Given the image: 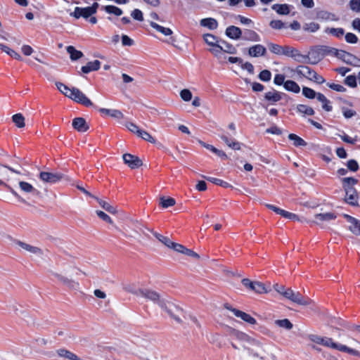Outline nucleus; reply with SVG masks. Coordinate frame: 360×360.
I'll use <instances>...</instances> for the list:
<instances>
[{"label": "nucleus", "instance_id": "58", "mask_svg": "<svg viewBox=\"0 0 360 360\" xmlns=\"http://www.w3.org/2000/svg\"><path fill=\"white\" fill-rule=\"evenodd\" d=\"M326 85L330 89L334 90L335 91H338V92H345V91H346V88L345 86H343L342 85H341V84H335V83L328 82L326 84Z\"/></svg>", "mask_w": 360, "mask_h": 360}, {"label": "nucleus", "instance_id": "60", "mask_svg": "<svg viewBox=\"0 0 360 360\" xmlns=\"http://www.w3.org/2000/svg\"><path fill=\"white\" fill-rule=\"evenodd\" d=\"M350 9L356 13H360V0H350Z\"/></svg>", "mask_w": 360, "mask_h": 360}, {"label": "nucleus", "instance_id": "20", "mask_svg": "<svg viewBox=\"0 0 360 360\" xmlns=\"http://www.w3.org/2000/svg\"><path fill=\"white\" fill-rule=\"evenodd\" d=\"M229 336L232 340H238L242 342H249L250 337L245 333L231 328Z\"/></svg>", "mask_w": 360, "mask_h": 360}, {"label": "nucleus", "instance_id": "16", "mask_svg": "<svg viewBox=\"0 0 360 360\" xmlns=\"http://www.w3.org/2000/svg\"><path fill=\"white\" fill-rule=\"evenodd\" d=\"M72 127L79 132H85L89 129V125L83 117H76L73 119L72 123Z\"/></svg>", "mask_w": 360, "mask_h": 360}, {"label": "nucleus", "instance_id": "1", "mask_svg": "<svg viewBox=\"0 0 360 360\" xmlns=\"http://www.w3.org/2000/svg\"><path fill=\"white\" fill-rule=\"evenodd\" d=\"M286 97H288V96L285 93L272 89V90L267 91L264 94L262 98L263 103L262 105L263 108L267 110L268 106L276 105L278 102Z\"/></svg>", "mask_w": 360, "mask_h": 360}, {"label": "nucleus", "instance_id": "30", "mask_svg": "<svg viewBox=\"0 0 360 360\" xmlns=\"http://www.w3.org/2000/svg\"><path fill=\"white\" fill-rule=\"evenodd\" d=\"M271 8L279 15H288L290 13V6L288 4H276L271 6Z\"/></svg>", "mask_w": 360, "mask_h": 360}, {"label": "nucleus", "instance_id": "51", "mask_svg": "<svg viewBox=\"0 0 360 360\" xmlns=\"http://www.w3.org/2000/svg\"><path fill=\"white\" fill-rule=\"evenodd\" d=\"M154 236L159 241L163 243L165 246L169 248L171 245H172V241L168 237L162 236L158 233H155Z\"/></svg>", "mask_w": 360, "mask_h": 360}, {"label": "nucleus", "instance_id": "53", "mask_svg": "<svg viewBox=\"0 0 360 360\" xmlns=\"http://www.w3.org/2000/svg\"><path fill=\"white\" fill-rule=\"evenodd\" d=\"M137 136L150 143H154L155 142V139L146 131L141 129L139 135Z\"/></svg>", "mask_w": 360, "mask_h": 360}, {"label": "nucleus", "instance_id": "3", "mask_svg": "<svg viewBox=\"0 0 360 360\" xmlns=\"http://www.w3.org/2000/svg\"><path fill=\"white\" fill-rule=\"evenodd\" d=\"M202 38L205 42L211 48L209 49L214 56H218L221 52V47L220 44L221 39L212 34H204Z\"/></svg>", "mask_w": 360, "mask_h": 360}, {"label": "nucleus", "instance_id": "47", "mask_svg": "<svg viewBox=\"0 0 360 360\" xmlns=\"http://www.w3.org/2000/svg\"><path fill=\"white\" fill-rule=\"evenodd\" d=\"M97 201H98L99 205L102 208H103L105 210H106L107 212H108L111 214H115L116 212V209L113 206L110 205L106 201L101 200V199H97Z\"/></svg>", "mask_w": 360, "mask_h": 360}, {"label": "nucleus", "instance_id": "17", "mask_svg": "<svg viewBox=\"0 0 360 360\" xmlns=\"http://www.w3.org/2000/svg\"><path fill=\"white\" fill-rule=\"evenodd\" d=\"M241 39L245 41H260V36L254 30L250 29H245L243 32Z\"/></svg>", "mask_w": 360, "mask_h": 360}, {"label": "nucleus", "instance_id": "64", "mask_svg": "<svg viewBox=\"0 0 360 360\" xmlns=\"http://www.w3.org/2000/svg\"><path fill=\"white\" fill-rule=\"evenodd\" d=\"M96 212V214L98 215V217L100 219H101L102 220H103L104 221H105L107 223H109V224H112V220L110 218V217L108 216L104 212L101 211V210H97Z\"/></svg>", "mask_w": 360, "mask_h": 360}, {"label": "nucleus", "instance_id": "21", "mask_svg": "<svg viewBox=\"0 0 360 360\" xmlns=\"http://www.w3.org/2000/svg\"><path fill=\"white\" fill-rule=\"evenodd\" d=\"M99 112L105 116H110L118 120L122 119L124 117L123 113L116 109L100 108Z\"/></svg>", "mask_w": 360, "mask_h": 360}, {"label": "nucleus", "instance_id": "12", "mask_svg": "<svg viewBox=\"0 0 360 360\" xmlns=\"http://www.w3.org/2000/svg\"><path fill=\"white\" fill-rule=\"evenodd\" d=\"M219 137L229 148L236 150L241 149V143L237 141L234 138L229 136L224 133L220 134Z\"/></svg>", "mask_w": 360, "mask_h": 360}, {"label": "nucleus", "instance_id": "15", "mask_svg": "<svg viewBox=\"0 0 360 360\" xmlns=\"http://www.w3.org/2000/svg\"><path fill=\"white\" fill-rule=\"evenodd\" d=\"M226 35L233 40H238L241 38L243 31L238 27L230 25L225 30Z\"/></svg>", "mask_w": 360, "mask_h": 360}, {"label": "nucleus", "instance_id": "61", "mask_svg": "<svg viewBox=\"0 0 360 360\" xmlns=\"http://www.w3.org/2000/svg\"><path fill=\"white\" fill-rule=\"evenodd\" d=\"M339 136L344 142L350 144H354L357 141L356 136L355 138H352L345 132H343L342 135H339Z\"/></svg>", "mask_w": 360, "mask_h": 360}, {"label": "nucleus", "instance_id": "13", "mask_svg": "<svg viewBox=\"0 0 360 360\" xmlns=\"http://www.w3.org/2000/svg\"><path fill=\"white\" fill-rule=\"evenodd\" d=\"M345 218L350 223L349 230L356 236H360V220L348 214L345 215Z\"/></svg>", "mask_w": 360, "mask_h": 360}, {"label": "nucleus", "instance_id": "31", "mask_svg": "<svg viewBox=\"0 0 360 360\" xmlns=\"http://www.w3.org/2000/svg\"><path fill=\"white\" fill-rule=\"evenodd\" d=\"M316 18L321 20H337L335 15L326 11H319L316 13Z\"/></svg>", "mask_w": 360, "mask_h": 360}, {"label": "nucleus", "instance_id": "25", "mask_svg": "<svg viewBox=\"0 0 360 360\" xmlns=\"http://www.w3.org/2000/svg\"><path fill=\"white\" fill-rule=\"evenodd\" d=\"M59 356L67 359L68 360H81L80 358L66 349H59L57 350Z\"/></svg>", "mask_w": 360, "mask_h": 360}, {"label": "nucleus", "instance_id": "32", "mask_svg": "<svg viewBox=\"0 0 360 360\" xmlns=\"http://www.w3.org/2000/svg\"><path fill=\"white\" fill-rule=\"evenodd\" d=\"M284 88L288 91L298 94L300 91V86L292 80H287L284 83Z\"/></svg>", "mask_w": 360, "mask_h": 360}, {"label": "nucleus", "instance_id": "44", "mask_svg": "<svg viewBox=\"0 0 360 360\" xmlns=\"http://www.w3.org/2000/svg\"><path fill=\"white\" fill-rule=\"evenodd\" d=\"M302 94L304 97L309 99H313L314 98H318V93H316L314 89L309 87L303 86Z\"/></svg>", "mask_w": 360, "mask_h": 360}, {"label": "nucleus", "instance_id": "50", "mask_svg": "<svg viewBox=\"0 0 360 360\" xmlns=\"http://www.w3.org/2000/svg\"><path fill=\"white\" fill-rule=\"evenodd\" d=\"M269 49L270 51L276 55L282 56V48L283 46H281L277 44L270 43L268 44Z\"/></svg>", "mask_w": 360, "mask_h": 360}, {"label": "nucleus", "instance_id": "55", "mask_svg": "<svg viewBox=\"0 0 360 360\" xmlns=\"http://www.w3.org/2000/svg\"><path fill=\"white\" fill-rule=\"evenodd\" d=\"M269 26L274 30H281L285 27V24L280 20H272L269 22Z\"/></svg>", "mask_w": 360, "mask_h": 360}, {"label": "nucleus", "instance_id": "29", "mask_svg": "<svg viewBox=\"0 0 360 360\" xmlns=\"http://www.w3.org/2000/svg\"><path fill=\"white\" fill-rule=\"evenodd\" d=\"M317 100L322 103V108L327 112H330L333 110V106L330 101L321 93H318Z\"/></svg>", "mask_w": 360, "mask_h": 360}, {"label": "nucleus", "instance_id": "39", "mask_svg": "<svg viewBox=\"0 0 360 360\" xmlns=\"http://www.w3.org/2000/svg\"><path fill=\"white\" fill-rule=\"evenodd\" d=\"M297 110L300 113L307 115H314L315 112L314 109L307 105L304 104H299L297 106Z\"/></svg>", "mask_w": 360, "mask_h": 360}, {"label": "nucleus", "instance_id": "49", "mask_svg": "<svg viewBox=\"0 0 360 360\" xmlns=\"http://www.w3.org/2000/svg\"><path fill=\"white\" fill-rule=\"evenodd\" d=\"M19 186L20 189L25 193H33L36 189L28 182L20 181Z\"/></svg>", "mask_w": 360, "mask_h": 360}, {"label": "nucleus", "instance_id": "37", "mask_svg": "<svg viewBox=\"0 0 360 360\" xmlns=\"http://www.w3.org/2000/svg\"><path fill=\"white\" fill-rule=\"evenodd\" d=\"M335 57L347 63L351 64L350 59L354 58V56L345 51L338 49Z\"/></svg>", "mask_w": 360, "mask_h": 360}, {"label": "nucleus", "instance_id": "28", "mask_svg": "<svg viewBox=\"0 0 360 360\" xmlns=\"http://www.w3.org/2000/svg\"><path fill=\"white\" fill-rule=\"evenodd\" d=\"M221 47L222 49L221 52H225L229 54H236L237 53L236 48L231 43L221 39L220 41Z\"/></svg>", "mask_w": 360, "mask_h": 360}, {"label": "nucleus", "instance_id": "57", "mask_svg": "<svg viewBox=\"0 0 360 360\" xmlns=\"http://www.w3.org/2000/svg\"><path fill=\"white\" fill-rule=\"evenodd\" d=\"M259 79L262 82H269L271 78V73L268 70H264L259 74Z\"/></svg>", "mask_w": 360, "mask_h": 360}, {"label": "nucleus", "instance_id": "11", "mask_svg": "<svg viewBox=\"0 0 360 360\" xmlns=\"http://www.w3.org/2000/svg\"><path fill=\"white\" fill-rule=\"evenodd\" d=\"M94 14L91 13L89 6H87V7H75L74 11L70 13V15L74 17L76 19H79L80 18H83L84 19H88L89 17H91Z\"/></svg>", "mask_w": 360, "mask_h": 360}, {"label": "nucleus", "instance_id": "48", "mask_svg": "<svg viewBox=\"0 0 360 360\" xmlns=\"http://www.w3.org/2000/svg\"><path fill=\"white\" fill-rule=\"evenodd\" d=\"M335 218L336 215L332 212L320 213L316 215V219L321 221H330Z\"/></svg>", "mask_w": 360, "mask_h": 360}, {"label": "nucleus", "instance_id": "7", "mask_svg": "<svg viewBox=\"0 0 360 360\" xmlns=\"http://www.w3.org/2000/svg\"><path fill=\"white\" fill-rule=\"evenodd\" d=\"M225 308L233 312V314L238 318H240L243 321H245L246 323L254 325L256 323V319L253 318L250 314L242 311L239 309H237L236 308L232 307L229 304H226L224 305Z\"/></svg>", "mask_w": 360, "mask_h": 360}, {"label": "nucleus", "instance_id": "42", "mask_svg": "<svg viewBox=\"0 0 360 360\" xmlns=\"http://www.w3.org/2000/svg\"><path fill=\"white\" fill-rule=\"evenodd\" d=\"M56 86L62 94L65 96L70 98L72 92V88H69L68 86L60 82L56 83Z\"/></svg>", "mask_w": 360, "mask_h": 360}, {"label": "nucleus", "instance_id": "19", "mask_svg": "<svg viewBox=\"0 0 360 360\" xmlns=\"http://www.w3.org/2000/svg\"><path fill=\"white\" fill-rule=\"evenodd\" d=\"M266 53V48L262 44H255L249 49L248 54L251 57L264 56Z\"/></svg>", "mask_w": 360, "mask_h": 360}, {"label": "nucleus", "instance_id": "62", "mask_svg": "<svg viewBox=\"0 0 360 360\" xmlns=\"http://www.w3.org/2000/svg\"><path fill=\"white\" fill-rule=\"evenodd\" d=\"M347 167L348 169H349L350 171L354 172H356L359 168L357 161L355 160H353V159L349 160L347 162Z\"/></svg>", "mask_w": 360, "mask_h": 360}, {"label": "nucleus", "instance_id": "63", "mask_svg": "<svg viewBox=\"0 0 360 360\" xmlns=\"http://www.w3.org/2000/svg\"><path fill=\"white\" fill-rule=\"evenodd\" d=\"M345 38V41L349 44H356L358 41L356 35L352 32L347 33Z\"/></svg>", "mask_w": 360, "mask_h": 360}, {"label": "nucleus", "instance_id": "22", "mask_svg": "<svg viewBox=\"0 0 360 360\" xmlns=\"http://www.w3.org/2000/svg\"><path fill=\"white\" fill-rule=\"evenodd\" d=\"M101 68V62L98 60L90 61L86 65L82 67V72L87 74L92 71H96Z\"/></svg>", "mask_w": 360, "mask_h": 360}, {"label": "nucleus", "instance_id": "9", "mask_svg": "<svg viewBox=\"0 0 360 360\" xmlns=\"http://www.w3.org/2000/svg\"><path fill=\"white\" fill-rule=\"evenodd\" d=\"M63 175L59 173H52L47 172H41L39 174V178L41 181L46 183L55 184L59 181Z\"/></svg>", "mask_w": 360, "mask_h": 360}, {"label": "nucleus", "instance_id": "2", "mask_svg": "<svg viewBox=\"0 0 360 360\" xmlns=\"http://www.w3.org/2000/svg\"><path fill=\"white\" fill-rule=\"evenodd\" d=\"M322 345L328 347H330L333 349H335L338 351H340L342 352H346L351 355L359 356L360 358V352L359 351L352 349V348H350L345 345L334 342L333 339L330 338H325L324 340L322 343Z\"/></svg>", "mask_w": 360, "mask_h": 360}, {"label": "nucleus", "instance_id": "8", "mask_svg": "<svg viewBox=\"0 0 360 360\" xmlns=\"http://www.w3.org/2000/svg\"><path fill=\"white\" fill-rule=\"evenodd\" d=\"M291 72L295 73L300 78L304 77L311 80L315 70L309 66L301 65L297 66L295 69L291 70Z\"/></svg>", "mask_w": 360, "mask_h": 360}, {"label": "nucleus", "instance_id": "43", "mask_svg": "<svg viewBox=\"0 0 360 360\" xmlns=\"http://www.w3.org/2000/svg\"><path fill=\"white\" fill-rule=\"evenodd\" d=\"M275 324L281 328H283L287 330H290L293 327L292 323L288 319L276 320Z\"/></svg>", "mask_w": 360, "mask_h": 360}, {"label": "nucleus", "instance_id": "23", "mask_svg": "<svg viewBox=\"0 0 360 360\" xmlns=\"http://www.w3.org/2000/svg\"><path fill=\"white\" fill-rule=\"evenodd\" d=\"M200 25L202 27L208 28L210 30H216L218 27V22L213 18H203L200 21Z\"/></svg>", "mask_w": 360, "mask_h": 360}, {"label": "nucleus", "instance_id": "26", "mask_svg": "<svg viewBox=\"0 0 360 360\" xmlns=\"http://www.w3.org/2000/svg\"><path fill=\"white\" fill-rule=\"evenodd\" d=\"M282 56H285L290 58H295L300 56V53L296 49L290 46H283Z\"/></svg>", "mask_w": 360, "mask_h": 360}, {"label": "nucleus", "instance_id": "45", "mask_svg": "<svg viewBox=\"0 0 360 360\" xmlns=\"http://www.w3.org/2000/svg\"><path fill=\"white\" fill-rule=\"evenodd\" d=\"M357 77L354 75H348L344 80V84L351 88H355L357 86L356 82Z\"/></svg>", "mask_w": 360, "mask_h": 360}, {"label": "nucleus", "instance_id": "34", "mask_svg": "<svg viewBox=\"0 0 360 360\" xmlns=\"http://www.w3.org/2000/svg\"><path fill=\"white\" fill-rule=\"evenodd\" d=\"M288 139L293 141V146L295 147L306 146L307 143L301 137L295 134H290Z\"/></svg>", "mask_w": 360, "mask_h": 360}, {"label": "nucleus", "instance_id": "41", "mask_svg": "<svg viewBox=\"0 0 360 360\" xmlns=\"http://www.w3.org/2000/svg\"><path fill=\"white\" fill-rule=\"evenodd\" d=\"M302 28L305 32H316L320 29V25L316 22H311L304 23Z\"/></svg>", "mask_w": 360, "mask_h": 360}, {"label": "nucleus", "instance_id": "35", "mask_svg": "<svg viewBox=\"0 0 360 360\" xmlns=\"http://www.w3.org/2000/svg\"><path fill=\"white\" fill-rule=\"evenodd\" d=\"M150 27L156 30L158 32H161L162 34L165 36H169L172 34L173 32L170 28L162 27L158 23L151 21L150 22Z\"/></svg>", "mask_w": 360, "mask_h": 360}, {"label": "nucleus", "instance_id": "36", "mask_svg": "<svg viewBox=\"0 0 360 360\" xmlns=\"http://www.w3.org/2000/svg\"><path fill=\"white\" fill-rule=\"evenodd\" d=\"M67 51L70 54L72 60H77L83 56L82 52L77 50L72 46H68L67 47Z\"/></svg>", "mask_w": 360, "mask_h": 360}, {"label": "nucleus", "instance_id": "33", "mask_svg": "<svg viewBox=\"0 0 360 360\" xmlns=\"http://www.w3.org/2000/svg\"><path fill=\"white\" fill-rule=\"evenodd\" d=\"M326 34H330L338 39H340L345 34V30L342 27H326L324 30Z\"/></svg>", "mask_w": 360, "mask_h": 360}, {"label": "nucleus", "instance_id": "10", "mask_svg": "<svg viewBox=\"0 0 360 360\" xmlns=\"http://www.w3.org/2000/svg\"><path fill=\"white\" fill-rule=\"evenodd\" d=\"M124 162L131 169L139 168L142 165V161L136 156L129 153H125L122 156Z\"/></svg>", "mask_w": 360, "mask_h": 360}, {"label": "nucleus", "instance_id": "56", "mask_svg": "<svg viewBox=\"0 0 360 360\" xmlns=\"http://www.w3.org/2000/svg\"><path fill=\"white\" fill-rule=\"evenodd\" d=\"M57 278L60 281H61L63 283H64L65 285H68L70 288H74L76 285H78V283L64 276L58 275Z\"/></svg>", "mask_w": 360, "mask_h": 360}, {"label": "nucleus", "instance_id": "38", "mask_svg": "<svg viewBox=\"0 0 360 360\" xmlns=\"http://www.w3.org/2000/svg\"><path fill=\"white\" fill-rule=\"evenodd\" d=\"M102 9L106 13L109 14H114L116 16H120L123 13L121 8L112 5L103 6Z\"/></svg>", "mask_w": 360, "mask_h": 360}, {"label": "nucleus", "instance_id": "24", "mask_svg": "<svg viewBox=\"0 0 360 360\" xmlns=\"http://www.w3.org/2000/svg\"><path fill=\"white\" fill-rule=\"evenodd\" d=\"M16 244L18 245L22 249H24L32 254H34V255H41L42 254V250L39 248L32 246L31 245H29L27 243H25L20 241V240H18L16 242Z\"/></svg>", "mask_w": 360, "mask_h": 360}, {"label": "nucleus", "instance_id": "27", "mask_svg": "<svg viewBox=\"0 0 360 360\" xmlns=\"http://www.w3.org/2000/svg\"><path fill=\"white\" fill-rule=\"evenodd\" d=\"M358 183V180L354 177H345L342 179V187L345 191L354 189V186Z\"/></svg>", "mask_w": 360, "mask_h": 360}, {"label": "nucleus", "instance_id": "5", "mask_svg": "<svg viewBox=\"0 0 360 360\" xmlns=\"http://www.w3.org/2000/svg\"><path fill=\"white\" fill-rule=\"evenodd\" d=\"M284 297L286 299L300 305H308L309 304V299L305 298L299 292H294L290 288H287L286 292H284Z\"/></svg>", "mask_w": 360, "mask_h": 360}, {"label": "nucleus", "instance_id": "6", "mask_svg": "<svg viewBox=\"0 0 360 360\" xmlns=\"http://www.w3.org/2000/svg\"><path fill=\"white\" fill-rule=\"evenodd\" d=\"M70 98L86 107H89L93 105L90 99L88 98L79 89L75 87H72V92Z\"/></svg>", "mask_w": 360, "mask_h": 360}, {"label": "nucleus", "instance_id": "18", "mask_svg": "<svg viewBox=\"0 0 360 360\" xmlns=\"http://www.w3.org/2000/svg\"><path fill=\"white\" fill-rule=\"evenodd\" d=\"M266 207L269 209L273 210L276 214H280L281 216L283 217L284 218L289 219H295L297 218V216L295 214L288 212L283 209H281L278 207H276L274 205L268 204V205H266Z\"/></svg>", "mask_w": 360, "mask_h": 360}, {"label": "nucleus", "instance_id": "59", "mask_svg": "<svg viewBox=\"0 0 360 360\" xmlns=\"http://www.w3.org/2000/svg\"><path fill=\"white\" fill-rule=\"evenodd\" d=\"M180 96L184 101H190L192 99V93L189 89H183L180 92Z\"/></svg>", "mask_w": 360, "mask_h": 360}, {"label": "nucleus", "instance_id": "46", "mask_svg": "<svg viewBox=\"0 0 360 360\" xmlns=\"http://www.w3.org/2000/svg\"><path fill=\"white\" fill-rule=\"evenodd\" d=\"M206 179L216 185L221 186L224 188H229L231 187V184L226 181H224L222 179L214 178V177H206Z\"/></svg>", "mask_w": 360, "mask_h": 360}, {"label": "nucleus", "instance_id": "4", "mask_svg": "<svg viewBox=\"0 0 360 360\" xmlns=\"http://www.w3.org/2000/svg\"><path fill=\"white\" fill-rule=\"evenodd\" d=\"M140 295L143 297L158 304L161 308L166 309L168 313H170L169 310L167 309L165 302L160 299V295L157 292L148 289H143L140 290Z\"/></svg>", "mask_w": 360, "mask_h": 360}, {"label": "nucleus", "instance_id": "54", "mask_svg": "<svg viewBox=\"0 0 360 360\" xmlns=\"http://www.w3.org/2000/svg\"><path fill=\"white\" fill-rule=\"evenodd\" d=\"M252 290L256 292L257 293H259V294L264 293V292H267L264 285L260 282H255L254 285L252 286Z\"/></svg>", "mask_w": 360, "mask_h": 360}, {"label": "nucleus", "instance_id": "14", "mask_svg": "<svg viewBox=\"0 0 360 360\" xmlns=\"http://www.w3.org/2000/svg\"><path fill=\"white\" fill-rule=\"evenodd\" d=\"M345 191V202L352 206H358L359 195L355 188L349 189Z\"/></svg>", "mask_w": 360, "mask_h": 360}, {"label": "nucleus", "instance_id": "40", "mask_svg": "<svg viewBox=\"0 0 360 360\" xmlns=\"http://www.w3.org/2000/svg\"><path fill=\"white\" fill-rule=\"evenodd\" d=\"M12 120L15 125L18 128L25 127V117L21 113H17L12 116Z\"/></svg>", "mask_w": 360, "mask_h": 360}, {"label": "nucleus", "instance_id": "52", "mask_svg": "<svg viewBox=\"0 0 360 360\" xmlns=\"http://www.w3.org/2000/svg\"><path fill=\"white\" fill-rule=\"evenodd\" d=\"M176 201L172 198H160V205L163 208H167L174 205Z\"/></svg>", "mask_w": 360, "mask_h": 360}]
</instances>
